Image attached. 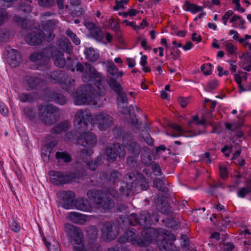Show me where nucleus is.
Segmentation results:
<instances>
[{"instance_id":"obj_1","label":"nucleus","mask_w":251,"mask_h":251,"mask_svg":"<svg viewBox=\"0 0 251 251\" xmlns=\"http://www.w3.org/2000/svg\"><path fill=\"white\" fill-rule=\"evenodd\" d=\"M77 72L82 73L83 82L89 83L78 87L75 94V105H82L93 101L98 107L103 105L105 94L104 85L102 83V77L90 64L87 62H77L75 65Z\"/></svg>"},{"instance_id":"obj_2","label":"nucleus","mask_w":251,"mask_h":251,"mask_svg":"<svg viewBox=\"0 0 251 251\" xmlns=\"http://www.w3.org/2000/svg\"><path fill=\"white\" fill-rule=\"evenodd\" d=\"M92 116L89 110L81 109L75 113L74 118V125L81 134L78 137L76 143L84 147H93L97 143L96 135L92 132H86L88 124H92Z\"/></svg>"},{"instance_id":"obj_3","label":"nucleus","mask_w":251,"mask_h":251,"mask_svg":"<svg viewBox=\"0 0 251 251\" xmlns=\"http://www.w3.org/2000/svg\"><path fill=\"white\" fill-rule=\"evenodd\" d=\"M159 221L158 215L156 213H152V215L148 211H144L138 215L136 213H132L129 216L125 217L124 219L120 217L119 221V226L123 229L127 228L129 226H136L139 225L143 228L144 230L150 229V226L154 224V222Z\"/></svg>"},{"instance_id":"obj_4","label":"nucleus","mask_w":251,"mask_h":251,"mask_svg":"<svg viewBox=\"0 0 251 251\" xmlns=\"http://www.w3.org/2000/svg\"><path fill=\"white\" fill-rule=\"evenodd\" d=\"M157 236V234L153 229L142 231L140 236L137 235L132 230H128L119 238L118 241L120 243L129 242L138 247H146L149 246Z\"/></svg>"},{"instance_id":"obj_5","label":"nucleus","mask_w":251,"mask_h":251,"mask_svg":"<svg viewBox=\"0 0 251 251\" xmlns=\"http://www.w3.org/2000/svg\"><path fill=\"white\" fill-rule=\"evenodd\" d=\"M38 110L39 118L46 125H53L59 119V109L52 104L41 105Z\"/></svg>"},{"instance_id":"obj_6","label":"nucleus","mask_w":251,"mask_h":251,"mask_svg":"<svg viewBox=\"0 0 251 251\" xmlns=\"http://www.w3.org/2000/svg\"><path fill=\"white\" fill-rule=\"evenodd\" d=\"M87 195L89 199L94 200L96 204L102 209L110 210L115 205L114 201L100 190H89Z\"/></svg>"},{"instance_id":"obj_7","label":"nucleus","mask_w":251,"mask_h":251,"mask_svg":"<svg viewBox=\"0 0 251 251\" xmlns=\"http://www.w3.org/2000/svg\"><path fill=\"white\" fill-rule=\"evenodd\" d=\"M49 175L50 182L55 185L68 184L71 183L75 178L74 174L67 172L50 171Z\"/></svg>"},{"instance_id":"obj_8","label":"nucleus","mask_w":251,"mask_h":251,"mask_svg":"<svg viewBox=\"0 0 251 251\" xmlns=\"http://www.w3.org/2000/svg\"><path fill=\"white\" fill-rule=\"evenodd\" d=\"M105 154L107 160L109 162H113L118 156L119 158H124L126 151L124 147L121 144L114 143L106 148Z\"/></svg>"},{"instance_id":"obj_9","label":"nucleus","mask_w":251,"mask_h":251,"mask_svg":"<svg viewBox=\"0 0 251 251\" xmlns=\"http://www.w3.org/2000/svg\"><path fill=\"white\" fill-rule=\"evenodd\" d=\"M46 78L52 83L61 84L62 89L66 91H71L74 88V83L75 81V79H72L71 80H70L69 84H68V82H64V75L61 71L52 72L50 74L47 75Z\"/></svg>"},{"instance_id":"obj_10","label":"nucleus","mask_w":251,"mask_h":251,"mask_svg":"<svg viewBox=\"0 0 251 251\" xmlns=\"http://www.w3.org/2000/svg\"><path fill=\"white\" fill-rule=\"evenodd\" d=\"M123 143L129 153L135 157H138L142 148L138 143L134 141L131 134L126 133L124 134Z\"/></svg>"},{"instance_id":"obj_11","label":"nucleus","mask_w":251,"mask_h":251,"mask_svg":"<svg viewBox=\"0 0 251 251\" xmlns=\"http://www.w3.org/2000/svg\"><path fill=\"white\" fill-rule=\"evenodd\" d=\"M60 205L65 209H70L73 206L75 193L71 191H61L58 194Z\"/></svg>"},{"instance_id":"obj_12","label":"nucleus","mask_w":251,"mask_h":251,"mask_svg":"<svg viewBox=\"0 0 251 251\" xmlns=\"http://www.w3.org/2000/svg\"><path fill=\"white\" fill-rule=\"evenodd\" d=\"M6 61L12 67L16 68L22 62V57L20 52L16 50L10 49L7 50Z\"/></svg>"},{"instance_id":"obj_13","label":"nucleus","mask_w":251,"mask_h":251,"mask_svg":"<svg viewBox=\"0 0 251 251\" xmlns=\"http://www.w3.org/2000/svg\"><path fill=\"white\" fill-rule=\"evenodd\" d=\"M26 85L28 87L27 90H40L45 85V82L43 79L37 76H27L25 78Z\"/></svg>"},{"instance_id":"obj_14","label":"nucleus","mask_w":251,"mask_h":251,"mask_svg":"<svg viewBox=\"0 0 251 251\" xmlns=\"http://www.w3.org/2000/svg\"><path fill=\"white\" fill-rule=\"evenodd\" d=\"M96 123L99 129L105 130L113 124V118L107 113H100L96 117Z\"/></svg>"},{"instance_id":"obj_15","label":"nucleus","mask_w":251,"mask_h":251,"mask_svg":"<svg viewBox=\"0 0 251 251\" xmlns=\"http://www.w3.org/2000/svg\"><path fill=\"white\" fill-rule=\"evenodd\" d=\"M45 34L42 31L28 33L25 37V42L31 46L38 45L43 42Z\"/></svg>"},{"instance_id":"obj_16","label":"nucleus","mask_w":251,"mask_h":251,"mask_svg":"<svg viewBox=\"0 0 251 251\" xmlns=\"http://www.w3.org/2000/svg\"><path fill=\"white\" fill-rule=\"evenodd\" d=\"M113 226L111 222H106L103 225L101 228V236L104 241H110L115 238L116 233L113 229Z\"/></svg>"},{"instance_id":"obj_17","label":"nucleus","mask_w":251,"mask_h":251,"mask_svg":"<svg viewBox=\"0 0 251 251\" xmlns=\"http://www.w3.org/2000/svg\"><path fill=\"white\" fill-rule=\"evenodd\" d=\"M117 102L119 111L122 114H127L128 112L133 110L132 106L130 105L129 107H127L128 100L126 94H122L121 96L118 97Z\"/></svg>"},{"instance_id":"obj_18","label":"nucleus","mask_w":251,"mask_h":251,"mask_svg":"<svg viewBox=\"0 0 251 251\" xmlns=\"http://www.w3.org/2000/svg\"><path fill=\"white\" fill-rule=\"evenodd\" d=\"M157 246L160 251H173L178 250L173 242L166 237L158 240L157 241Z\"/></svg>"},{"instance_id":"obj_19","label":"nucleus","mask_w":251,"mask_h":251,"mask_svg":"<svg viewBox=\"0 0 251 251\" xmlns=\"http://www.w3.org/2000/svg\"><path fill=\"white\" fill-rule=\"evenodd\" d=\"M45 99L60 105H64L66 102V97L63 95L54 91L47 93L45 95Z\"/></svg>"},{"instance_id":"obj_20","label":"nucleus","mask_w":251,"mask_h":251,"mask_svg":"<svg viewBox=\"0 0 251 251\" xmlns=\"http://www.w3.org/2000/svg\"><path fill=\"white\" fill-rule=\"evenodd\" d=\"M44 57V63L48 65L50 58H54L57 53H59V50L53 46H50L43 49L42 50Z\"/></svg>"},{"instance_id":"obj_21","label":"nucleus","mask_w":251,"mask_h":251,"mask_svg":"<svg viewBox=\"0 0 251 251\" xmlns=\"http://www.w3.org/2000/svg\"><path fill=\"white\" fill-rule=\"evenodd\" d=\"M158 210L164 214L170 215L173 213L172 207L163 199H158L156 202Z\"/></svg>"},{"instance_id":"obj_22","label":"nucleus","mask_w":251,"mask_h":251,"mask_svg":"<svg viewBox=\"0 0 251 251\" xmlns=\"http://www.w3.org/2000/svg\"><path fill=\"white\" fill-rule=\"evenodd\" d=\"M142 150L145 152L142 153L141 155V161L142 163L146 166L151 165L153 163V156L150 154L148 147L143 146Z\"/></svg>"},{"instance_id":"obj_23","label":"nucleus","mask_w":251,"mask_h":251,"mask_svg":"<svg viewBox=\"0 0 251 251\" xmlns=\"http://www.w3.org/2000/svg\"><path fill=\"white\" fill-rule=\"evenodd\" d=\"M58 48L67 53L71 54L73 46L69 39L66 37H61L57 41Z\"/></svg>"},{"instance_id":"obj_24","label":"nucleus","mask_w":251,"mask_h":251,"mask_svg":"<svg viewBox=\"0 0 251 251\" xmlns=\"http://www.w3.org/2000/svg\"><path fill=\"white\" fill-rule=\"evenodd\" d=\"M75 205L76 209L84 211H90L92 208L89 201L84 198L78 199L76 201Z\"/></svg>"},{"instance_id":"obj_25","label":"nucleus","mask_w":251,"mask_h":251,"mask_svg":"<svg viewBox=\"0 0 251 251\" xmlns=\"http://www.w3.org/2000/svg\"><path fill=\"white\" fill-rule=\"evenodd\" d=\"M141 173L134 172L128 173L126 174L123 177V180L126 184L131 186V184L135 185V187L136 188V182L138 180L139 177H137L138 174H141Z\"/></svg>"},{"instance_id":"obj_26","label":"nucleus","mask_w":251,"mask_h":251,"mask_svg":"<svg viewBox=\"0 0 251 251\" xmlns=\"http://www.w3.org/2000/svg\"><path fill=\"white\" fill-rule=\"evenodd\" d=\"M86 217L85 215L75 212H71L69 214L70 220L72 222L78 225H84L85 223Z\"/></svg>"},{"instance_id":"obj_27","label":"nucleus","mask_w":251,"mask_h":251,"mask_svg":"<svg viewBox=\"0 0 251 251\" xmlns=\"http://www.w3.org/2000/svg\"><path fill=\"white\" fill-rule=\"evenodd\" d=\"M29 59L32 62H36L39 65L45 66H47V63H44V57L42 51L34 52L31 53L29 57Z\"/></svg>"},{"instance_id":"obj_28","label":"nucleus","mask_w":251,"mask_h":251,"mask_svg":"<svg viewBox=\"0 0 251 251\" xmlns=\"http://www.w3.org/2000/svg\"><path fill=\"white\" fill-rule=\"evenodd\" d=\"M108 83L112 90H113L118 96H121L122 94H126L123 91L121 85L118 83L117 79L109 80Z\"/></svg>"},{"instance_id":"obj_29","label":"nucleus","mask_w":251,"mask_h":251,"mask_svg":"<svg viewBox=\"0 0 251 251\" xmlns=\"http://www.w3.org/2000/svg\"><path fill=\"white\" fill-rule=\"evenodd\" d=\"M86 58L91 62H96L99 58V53L93 48H86L84 50Z\"/></svg>"},{"instance_id":"obj_30","label":"nucleus","mask_w":251,"mask_h":251,"mask_svg":"<svg viewBox=\"0 0 251 251\" xmlns=\"http://www.w3.org/2000/svg\"><path fill=\"white\" fill-rule=\"evenodd\" d=\"M69 124L67 122L59 123L57 125L52 128L51 133L52 134H59L63 132H65L68 129Z\"/></svg>"},{"instance_id":"obj_31","label":"nucleus","mask_w":251,"mask_h":251,"mask_svg":"<svg viewBox=\"0 0 251 251\" xmlns=\"http://www.w3.org/2000/svg\"><path fill=\"white\" fill-rule=\"evenodd\" d=\"M165 179H161L159 178H156L153 180V185L159 191L166 194L168 192V188L165 184Z\"/></svg>"},{"instance_id":"obj_32","label":"nucleus","mask_w":251,"mask_h":251,"mask_svg":"<svg viewBox=\"0 0 251 251\" xmlns=\"http://www.w3.org/2000/svg\"><path fill=\"white\" fill-rule=\"evenodd\" d=\"M64 53L59 50V53H57L56 55L53 59L54 65L59 67L62 68L66 65L67 61L64 57Z\"/></svg>"},{"instance_id":"obj_33","label":"nucleus","mask_w":251,"mask_h":251,"mask_svg":"<svg viewBox=\"0 0 251 251\" xmlns=\"http://www.w3.org/2000/svg\"><path fill=\"white\" fill-rule=\"evenodd\" d=\"M137 177H139L138 180L136 182V188L140 187L142 190H146L149 188V182L147 180L146 177L141 173L138 174Z\"/></svg>"},{"instance_id":"obj_34","label":"nucleus","mask_w":251,"mask_h":251,"mask_svg":"<svg viewBox=\"0 0 251 251\" xmlns=\"http://www.w3.org/2000/svg\"><path fill=\"white\" fill-rule=\"evenodd\" d=\"M184 7L185 10L189 11L192 13L201 12L203 9L202 7L198 6L194 3H191L187 0L185 2Z\"/></svg>"},{"instance_id":"obj_35","label":"nucleus","mask_w":251,"mask_h":251,"mask_svg":"<svg viewBox=\"0 0 251 251\" xmlns=\"http://www.w3.org/2000/svg\"><path fill=\"white\" fill-rule=\"evenodd\" d=\"M107 71L108 76L109 78V80L117 79L119 77V74H118V70L113 63L109 65Z\"/></svg>"},{"instance_id":"obj_36","label":"nucleus","mask_w":251,"mask_h":251,"mask_svg":"<svg viewBox=\"0 0 251 251\" xmlns=\"http://www.w3.org/2000/svg\"><path fill=\"white\" fill-rule=\"evenodd\" d=\"M19 99L22 102H32L36 98V93H31L27 94L23 93L19 95Z\"/></svg>"},{"instance_id":"obj_37","label":"nucleus","mask_w":251,"mask_h":251,"mask_svg":"<svg viewBox=\"0 0 251 251\" xmlns=\"http://www.w3.org/2000/svg\"><path fill=\"white\" fill-rule=\"evenodd\" d=\"M56 141H53L49 142L45 146V149H46L47 153H42V156L45 161L49 160V156L50 154L52 149L56 145Z\"/></svg>"},{"instance_id":"obj_38","label":"nucleus","mask_w":251,"mask_h":251,"mask_svg":"<svg viewBox=\"0 0 251 251\" xmlns=\"http://www.w3.org/2000/svg\"><path fill=\"white\" fill-rule=\"evenodd\" d=\"M55 157L59 161H63L65 163H69L72 160V157L68 152L57 151Z\"/></svg>"},{"instance_id":"obj_39","label":"nucleus","mask_w":251,"mask_h":251,"mask_svg":"<svg viewBox=\"0 0 251 251\" xmlns=\"http://www.w3.org/2000/svg\"><path fill=\"white\" fill-rule=\"evenodd\" d=\"M122 174L117 170L113 171L109 175V181L112 184H115L119 182Z\"/></svg>"},{"instance_id":"obj_40","label":"nucleus","mask_w":251,"mask_h":251,"mask_svg":"<svg viewBox=\"0 0 251 251\" xmlns=\"http://www.w3.org/2000/svg\"><path fill=\"white\" fill-rule=\"evenodd\" d=\"M136 188L135 185L131 184V186L126 184L125 186H122L120 188V190L123 195L126 197L129 196L132 194L133 191Z\"/></svg>"},{"instance_id":"obj_41","label":"nucleus","mask_w":251,"mask_h":251,"mask_svg":"<svg viewBox=\"0 0 251 251\" xmlns=\"http://www.w3.org/2000/svg\"><path fill=\"white\" fill-rule=\"evenodd\" d=\"M90 33L93 38L99 42H101L103 38V35L100 28L98 27L95 28V29L92 31Z\"/></svg>"},{"instance_id":"obj_42","label":"nucleus","mask_w":251,"mask_h":251,"mask_svg":"<svg viewBox=\"0 0 251 251\" xmlns=\"http://www.w3.org/2000/svg\"><path fill=\"white\" fill-rule=\"evenodd\" d=\"M169 126L174 130L178 131V132L182 133L185 134H193L192 130H185L182 128L181 126L174 123H170Z\"/></svg>"},{"instance_id":"obj_43","label":"nucleus","mask_w":251,"mask_h":251,"mask_svg":"<svg viewBox=\"0 0 251 251\" xmlns=\"http://www.w3.org/2000/svg\"><path fill=\"white\" fill-rule=\"evenodd\" d=\"M102 163V160L100 157H98L94 161H91L87 163V166L92 171H95L96 168Z\"/></svg>"},{"instance_id":"obj_44","label":"nucleus","mask_w":251,"mask_h":251,"mask_svg":"<svg viewBox=\"0 0 251 251\" xmlns=\"http://www.w3.org/2000/svg\"><path fill=\"white\" fill-rule=\"evenodd\" d=\"M66 35L69 36L72 40L73 42L76 45L80 44V40L77 37L76 35L74 33L71 29H68L66 32Z\"/></svg>"},{"instance_id":"obj_45","label":"nucleus","mask_w":251,"mask_h":251,"mask_svg":"<svg viewBox=\"0 0 251 251\" xmlns=\"http://www.w3.org/2000/svg\"><path fill=\"white\" fill-rule=\"evenodd\" d=\"M137 157L129 156L126 158V164L132 168H135L138 166Z\"/></svg>"},{"instance_id":"obj_46","label":"nucleus","mask_w":251,"mask_h":251,"mask_svg":"<svg viewBox=\"0 0 251 251\" xmlns=\"http://www.w3.org/2000/svg\"><path fill=\"white\" fill-rule=\"evenodd\" d=\"M0 35L2 38V41H7L12 36L9 30L6 28L0 29Z\"/></svg>"},{"instance_id":"obj_47","label":"nucleus","mask_w":251,"mask_h":251,"mask_svg":"<svg viewBox=\"0 0 251 251\" xmlns=\"http://www.w3.org/2000/svg\"><path fill=\"white\" fill-rule=\"evenodd\" d=\"M87 234L89 238L94 240L97 238L98 229L95 226H91L87 230Z\"/></svg>"},{"instance_id":"obj_48","label":"nucleus","mask_w":251,"mask_h":251,"mask_svg":"<svg viewBox=\"0 0 251 251\" xmlns=\"http://www.w3.org/2000/svg\"><path fill=\"white\" fill-rule=\"evenodd\" d=\"M24 113L30 120L33 121L34 120L35 114L31 108L29 107H25L24 109Z\"/></svg>"},{"instance_id":"obj_49","label":"nucleus","mask_w":251,"mask_h":251,"mask_svg":"<svg viewBox=\"0 0 251 251\" xmlns=\"http://www.w3.org/2000/svg\"><path fill=\"white\" fill-rule=\"evenodd\" d=\"M9 226L11 229L15 232H18L20 231V226L13 218L9 221Z\"/></svg>"},{"instance_id":"obj_50","label":"nucleus","mask_w":251,"mask_h":251,"mask_svg":"<svg viewBox=\"0 0 251 251\" xmlns=\"http://www.w3.org/2000/svg\"><path fill=\"white\" fill-rule=\"evenodd\" d=\"M250 193L251 190L245 187H243L238 190L237 194L238 197L241 198H244L248 194Z\"/></svg>"},{"instance_id":"obj_51","label":"nucleus","mask_w":251,"mask_h":251,"mask_svg":"<svg viewBox=\"0 0 251 251\" xmlns=\"http://www.w3.org/2000/svg\"><path fill=\"white\" fill-rule=\"evenodd\" d=\"M55 2L54 0H39L38 4L39 5L44 7H50L54 5Z\"/></svg>"},{"instance_id":"obj_52","label":"nucleus","mask_w":251,"mask_h":251,"mask_svg":"<svg viewBox=\"0 0 251 251\" xmlns=\"http://www.w3.org/2000/svg\"><path fill=\"white\" fill-rule=\"evenodd\" d=\"M43 240L46 246L49 248L50 251H61L60 245L57 242H54V244L50 246V243L46 242L44 239H43Z\"/></svg>"},{"instance_id":"obj_53","label":"nucleus","mask_w":251,"mask_h":251,"mask_svg":"<svg viewBox=\"0 0 251 251\" xmlns=\"http://www.w3.org/2000/svg\"><path fill=\"white\" fill-rule=\"evenodd\" d=\"M220 246L224 251H232L235 247L234 244L230 242H226L223 244H220Z\"/></svg>"},{"instance_id":"obj_54","label":"nucleus","mask_w":251,"mask_h":251,"mask_svg":"<svg viewBox=\"0 0 251 251\" xmlns=\"http://www.w3.org/2000/svg\"><path fill=\"white\" fill-rule=\"evenodd\" d=\"M190 97L183 98L180 97L178 98V102L182 108H185L190 102Z\"/></svg>"},{"instance_id":"obj_55","label":"nucleus","mask_w":251,"mask_h":251,"mask_svg":"<svg viewBox=\"0 0 251 251\" xmlns=\"http://www.w3.org/2000/svg\"><path fill=\"white\" fill-rule=\"evenodd\" d=\"M127 114L129 115V117L132 123L137 128L139 129V125L138 124V120L137 118L134 113H132L131 111L128 112Z\"/></svg>"},{"instance_id":"obj_56","label":"nucleus","mask_w":251,"mask_h":251,"mask_svg":"<svg viewBox=\"0 0 251 251\" xmlns=\"http://www.w3.org/2000/svg\"><path fill=\"white\" fill-rule=\"evenodd\" d=\"M219 173L222 178L226 179L227 177L228 173L226 168L221 164L219 165Z\"/></svg>"},{"instance_id":"obj_57","label":"nucleus","mask_w":251,"mask_h":251,"mask_svg":"<svg viewBox=\"0 0 251 251\" xmlns=\"http://www.w3.org/2000/svg\"><path fill=\"white\" fill-rule=\"evenodd\" d=\"M225 47L226 48V50L229 54H233L237 50L236 47L230 43H226L225 44Z\"/></svg>"},{"instance_id":"obj_58","label":"nucleus","mask_w":251,"mask_h":251,"mask_svg":"<svg viewBox=\"0 0 251 251\" xmlns=\"http://www.w3.org/2000/svg\"><path fill=\"white\" fill-rule=\"evenodd\" d=\"M181 239L182 240V246L189 250V240L188 237L185 235H182L181 236Z\"/></svg>"},{"instance_id":"obj_59","label":"nucleus","mask_w":251,"mask_h":251,"mask_svg":"<svg viewBox=\"0 0 251 251\" xmlns=\"http://www.w3.org/2000/svg\"><path fill=\"white\" fill-rule=\"evenodd\" d=\"M151 168L156 176H160L162 175V171L158 164L153 163L151 165Z\"/></svg>"},{"instance_id":"obj_60","label":"nucleus","mask_w":251,"mask_h":251,"mask_svg":"<svg viewBox=\"0 0 251 251\" xmlns=\"http://www.w3.org/2000/svg\"><path fill=\"white\" fill-rule=\"evenodd\" d=\"M106 195H107L108 196L109 195H110L115 199L118 198L119 196V194L118 192L113 188L108 189L107 190V194H106Z\"/></svg>"},{"instance_id":"obj_61","label":"nucleus","mask_w":251,"mask_h":251,"mask_svg":"<svg viewBox=\"0 0 251 251\" xmlns=\"http://www.w3.org/2000/svg\"><path fill=\"white\" fill-rule=\"evenodd\" d=\"M108 23L110 25L112 29L114 31H117L119 28V24L114 21V19L111 18L108 20Z\"/></svg>"},{"instance_id":"obj_62","label":"nucleus","mask_w":251,"mask_h":251,"mask_svg":"<svg viewBox=\"0 0 251 251\" xmlns=\"http://www.w3.org/2000/svg\"><path fill=\"white\" fill-rule=\"evenodd\" d=\"M67 63L66 64V65L67 66V67L68 68H69L71 69V70L74 72L75 71V68H73V66L74 65V64L75 63V60H72L71 57H68L67 58Z\"/></svg>"},{"instance_id":"obj_63","label":"nucleus","mask_w":251,"mask_h":251,"mask_svg":"<svg viewBox=\"0 0 251 251\" xmlns=\"http://www.w3.org/2000/svg\"><path fill=\"white\" fill-rule=\"evenodd\" d=\"M32 9L31 6L28 4L21 5L19 8V10L26 13L30 12Z\"/></svg>"},{"instance_id":"obj_64","label":"nucleus","mask_w":251,"mask_h":251,"mask_svg":"<svg viewBox=\"0 0 251 251\" xmlns=\"http://www.w3.org/2000/svg\"><path fill=\"white\" fill-rule=\"evenodd\" d=\"M47 35L45 34L43 40H46L48 42H51L54 38V35L53 34L52 31H50V30L49 32H48Z\"/></svg>"}]
</instances>
